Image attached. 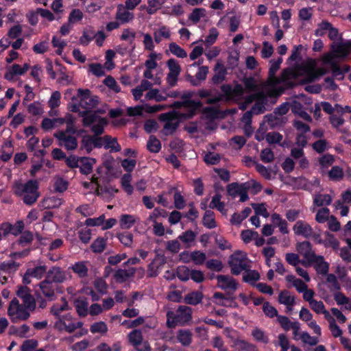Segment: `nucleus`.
I'll return each instance as SVG.
<instances>
[{
  "mask_svg": "<svg viewBox=\"0 0 351 351\" xmlns=\"http://www.w3.org/2000/svg\"><path fill=\"white\" fill-rule=\"evenodd\" d=\"M282 58L271 60L269 62V77L263 90L271 95H280L287 88L294 86L298 82H309L314 81L317 75L313 66L308 64L302 63L292 68L285 69L280 77H276L279 70Z\"/></svg>",
  "mask_w": 351,
  "mask_h": 351,
  "instance_id": "nucleus-1",
  "label": "nucleus"
},
{
  "mask_svg": "<svg viewBox=\"0 0 351 351\" xmlns=\"http://www.w3.org/2000/svg\"><path fill=\"white\" fill-rule=\"evenodd\" d=\"M350 47L349 42L335 43L332 47V51L323 56L324 64L330 66L332 76L336 80H343L344 74L350 70L349 66H339L337 63L339 59L345 58L350 53Z\"/></svg>",
  "mask_w": 351,
  "mask_h": 351,
  "instance_id": "nucleus-2",
  "label": "nucleus"
},
{
  "mask_svg": "<svg viewBox=\"0 0 351 351\" xmlns=\"http://www.w3.org/2000/svg\"><path fill=\"white\" fill-rule=\"evenodd\" d=\"M191 96V93H184L181 97L183 100L173 104V106L178 108V110L161 115L162 118L169 121L165 126V128H168L172 125L174 130L177 127L179 120L189 119L193 115V110L196 108L197 105L189 99Z\"/></svg>",
  "mask_w": 351,
  "mask_h": 351,
  "instance_id": "nucleus-3",
  "label": "nucleus"
},
{
  "mask_svg": "<svg viewBox=\"0 0 351 351\" xmlns=\"http://www.w3.org/2000/svg\"><path fill=\"white\" fill-rule=\"evenodd\" d=\"M14 193L17 197H23V202L28 206L33 205L39 198L38 183L36 180H29L25 184L16 182L13 184Z\"/></svg>",
  "mask_w": 351,
  "mask_h": 351,
  "instance_id": "nucleus-4",
  "label": "nucleus"
},
{
  "mask_svg": "<svg viewBox=\"0 0 351 351\" xmlns=\"http://www.w3.org/2000/svg\"><path fill=\"white\" fill-rule=\"evenodd\" d=\"M192 313L191 307L180 306L175 311H169L167 313V324L169 328L189 325L192 321Z\"/></svg>",
  "mask_w": 351,
  "mask_h": 351,
  "instance_id": "nucleus-5",
  "label": "nucleus"
},
{
  "mask_svg": "<svg viewBox=\"0 0 351 351\" xmlns=\"http://www.w3.org/2000/svg\"><path fill=\"white\" fill-rule=\"evenodd\" d=\"M228 264L232 274H240L243 271L250 267V261L243 251H236L229 258Z\"/></svg>",
  "mask_w": 351,
  "mask_h": 351,
  "instance_id": "nucleus-6",
  "label": "nucleus"
},
{
  "mask_svg": "<svg viewBox=\"0 0 351 351\" xmlns=\"http://www.w3.org/2000/svg\"><path fill=\"white\" fill-rule=\"evenodd\" d=\"M95 136V148L104 147L106 149H110V152H119L121 147L116 138H112L110 135H105L103 137Z\"/></svg>",
  "mask_w": 351,
  "mask_h": 351,
  "instance_id": "nucleus-7",
  "label": "nucleus"
},
{
  "mask_svg": "<svg viewBox=\"0 0 351 351\" xmlns=\"http://www.w3.org/2000/svg\"><path fill=\"white\" fill-rule=\"evenodd\" d=\"M296 250L303 257L302 265L308 267L311 265V261L316 256L312 249L311 244L308 241L298 243Z\"/></svg>",
  "mask_w": 351,
  "mask_h": 351,
  "instance_id": "nucleus-8",
  "label": "nucleus"
},
{
  "mask_svg": "<svg viewBox=\"0 0 351 351\" xmlns=\"http://www.w3.org/2000/svg\"><path fill=\"white\" fill-rule=\"evenodd\" d=\"M40 291L50 301L56 299L55 293H63V287L46 279L39 283Z\"/></svg>",
  "mask_w": 351,
  "mask_h": 351,
  "instance_id": "nucleus-9",
  "label": "nucleus"
},
{
  "mask_svg": "<svg viewBox=\"0 0 351 351\" xmlns=\"http://www.w3.org/2000/svg\"><path fill=\"white\" fill-rule=\"evenodd\" d=\"M264 84H266V82H258L252 78L246 79L245 81V88L250 91L256 92L254 94H252L250 96H259V99L261 101L264 100L265 97L274 96L269 95L263 90V86Z\"/></svg>",
  "mask_w": 351,
  "mask_h": 351,
  "instance_id": "nucleus-10",
  "label": "nucleus"
},
{
  "mask_svg": "<svg viewBox=\"0 0 351 351\" xmlns=\"http://www.w3.org/2000/svg\"><path fill=\"white\" fill-rule=\"evenodd\" d=\"M53 136L60 141L59 145L64 146L67 150H74L77 147V138L75 136L66 135L64 131H58Z\"/></svg>",
  "mask_w": 351,
  "mask_h": 351,
  "instance_id": "nucleus-11",
  "label": "nucleus"
},
{
  "mask_svg": "<svg viewBox=\"0 0 351 351\" xmlns=\"http://www.w3.org/2000/svg\"><path fill=\"white\" fill-rule=\"evenodd\" d=\"M217 287L227 291H234L238 287L237 282L230 276L218 275L216 276Z\"/></svg>",
  "mask_w": 351,
  "mask_h": 351,
  "instance_id": "nucleus-12",
  "label": "nucleus"
},
{
  "mask_svg": "<svg viewBox=\"0 0 351 351\" xmlns=\"http://www.w3.org/2000/svg\"><path fill=\"white\" fill-rule=\"evenodd\" d=\"M294 233L297 235H302L305 238H309L313 234L312 227L306 222L298 221L293 227Z\"/></svg>",
  "mask_w": 351,
  "mask_h": 351,
  "instance_id": "nucleus-13",
  "label": "nucleus"
},
{
  "mask_svg": "<svg viewBox=\"0 0 351 351\" xmlns=\"http://www.w3.org/2000/svg\"><path fill=\"white\" fill-rule=\"evenodd\" d=\"M278 302L286 306L287 313H290L293 311V307L295 303V297L289 291L284 290L279 293Z\"/></svg>",
  "mask_w": 351,
  "mask_h": 351,
  "instance_id": "nucleus-14",
  "label": "nucleus"
},
{
  "mask_svg": "<svg viewBox=\"0 0 351 351\" xmlns=\"http://www.w3.org/2000/svg\"><path fill=\"white\" fill-rule=\"evenodd\" d=\"M45 279L58 285V283L63 282L66 277L64 272L60 267H53L47 271Z\"/></svg>",
  "mask_w": 351,
  "mask_h": 351,
  "instance_id": "nucleus-15",
  "label": "nucleus"
},
{
  "mask_svg": "<svg viewBox=\"0 0 351 351\" xmlns=\"http://www.w3.org/2000/svg\"><path fill=\"white\" fill-rule=\"evenodd\" d=\"M144 113L153 114L154 106L143 104L134 107H129L127 109V114L130 117L143 116Z\"/></svg>",
  "mask_w": 351,
  "mask_h": 351,
  "instance_id": "nucleus-16",
  "label": "nucleus"
},
{
  "mask_svg": "<svg viewBox=\"0 0 351 351\" xmlns=\"http://www.w3.org/2000/svg\"><path fill=\"white\" fill-rule=\"evenodd\" d=\"M313 264L314 268L318 274L326 275L329 270V264L324 261L320 255H316L311 261V265Z\"/></svg>",
  "mask_w": 351,
  "mask_h": 351,
  "instance_id": "nucleus-17",
  "label": "nucleus"
},
{
  "mask_svg": "<svg viewBox=\"0 0 351 351\" xmlns=\"http://www.w3.org/2000/svg\"><path fill=\"white\" fill-rule=\"evenodd\" d=\"M188 19L193 24H197L201 21L206 22L208 21L207 11L205 8H194L189 14Z\"/></svg>",
  "mask_w": 351,
  "mask_h": 351,
  "instance_id": "nucleus-18",
  "label": "nucleus"
},
{
  "mask_svg": "<svg viewBox=\"0 0 351 351\" xmlns=\"http://www.w3.org/2000/svg\"><path fill=\"white\" fill-rule=\"evenodd\" d=\"M82 117V124L84 127H89L97 123L102 117L95 111L84 110L80 112Z\"/></svg>",
  "mask_w": 351,
  "mask_h": 351,
  "instance_id": "nucleus-19",
  "label": "nucleus"
},
{
  "mask_svg": "<svg viewBox=\"0 0 351 351\" xmlns=\"http://www.w3.org/2000/svg\"><path fill=\"white\" fill-rule=\"evenodd\" d=\"M116 19L119 21L121 23L124 24L131 21L134 19V14L129 12L126 5L119 4L117 6L116 13Z\"/></svg>",
  "mask_w": 351,
  "mask_h": 351,
  "instance_id": "nucleus-20",
  "label": "nucleus"
},
{
  "mask_svg": "<svg viewBox=\"0 0 351 351\" xmlns=\"http://www.w3.org/2000/svg\"><path fill=\"white\" fill-rule=\"evenodd\" d=\"M96 163V159L89 157H80L79 168L83 175H88L93 171V165Z\"/></svg>",
  "mask_w": 351,
  "mask_h": 351,
  "instance_id": "nucleus-21",
  "label": "nucleus"
},
{
  "mask_svg": "<svg viewBox=\"0 0 351 351\" xmlns=\"http://www.w3.org/2000/svg\"><path fill=\"white\" fill-rule=\"evenodd\" d=\"M136 273V269L131 267L128 269H119L114 274V279L118 283H123L128 278L134 277Z\"/></svg>",
  "mask_w": 351,
  "mask_h": 351,
  "instance_id": "nucleus-22",
  "label": "nucleus"
},
{
  "mask_svg": "<svg viewBox=\"0 0 351 351\" xmlns=\"http://www.w3.org/2000/svg\"><path fill=\"white\" fill-rule=\"evenodd\" d=\"M232 347L237 351H258L255 344L241 339H235Z\"/></svg>",
  "mask_w": 351,
  "mask_h": 351,
  "instance_id": "nucleus-23",
  "label": "nucleus"
},
{
  "mask_svg": "<svg viewBox=\"0 0 351 351\" xmlns=\"http://www.w3.org/2000/svg\"><path fill=\"white\" fill-rule=\"evenodd\" d=\"M334 195L330 194H325L317 193L313 195V206H326L331 204Z\"/></svg>",
  "mask_w": 351,
  "mask_h": 351,
  "instance_id": "nucleus-24",
  "label": "nucleus"
},
{
  "mask_svg": "<svg viewBox=\"0 0 351 351\" xmlns=\"http://www.w3.org/2000/svg\"><path fill=\"white\" fill-rule=\"evenodd\" d=\"M74 306L80 317H84L88 315V302L86 298L82 297L75 299Z\"/></svg>",
  "mask_w": 351,
  "mask_h": 351,
  "instance_id": "nucleus-25",
  "label": "nucleus"
},
{
  "mask_svg": "<svg viewBox=\"0 0 351 351\" xmlns=\"http://www.w3.org/2000/svg\"><path fill=\"white\" fill-rule=\"evenodd\" d=\"M88 261H78L71 266V269L80 278H85L88 276Z\"/></svg>",
  "mask_w": 351,
  "mask_h": 351,
  "instance_id": "nucleus-26",
  "label": "nucleus"
},
{
  "mask_svg": "<svg viewBox=\"0 0 351 351\" xmlns=\"http://www.w3.org/2000/svg\"><path fill=\"white\" fill-rule=\"evenodd\" d=\"M266 97L264 100L261 101L259 99V96H248L245 99L247 104H251L253 101H256L255 105L252 108L251 111L253 114H260L264 110V104L266 101Z\"/></svg>",
  "mask_w": 351,
  "mask_h": 351,
  "instance_id": "nucleus-27",
  "label": "nucleus"
},
{
  "mask_svg": "<svg viewBox=\"0 0 351 351\" xmlns=\"http://www.w3.org/2000/svg\"><path fill=\"white\" fill-rule=\"evenodd\" d=\"M192 332L188 329L178 330L176 335L178 341L183 346H189L192 342Z\"/></svg>",
  "mask_w": 351,
  "mask_h": 351,
  "instance_id": "nucleus-28",
  "label": "nucleus"
},
{
  "mask_svg": "<svg viewBox=\"0 0 351 351\" xmlns=\"http://www.w3.org/2000/svg\"><path fill=\"white\" fill-rule=\"evenodd\" d=\"M271 221L274 226L278 227L279 230L282 234H288L289 230L287 228V222L285 219L277 213H274L271 216Z\"/></svg>",
  "mask_w": 351,
  "mask_h": 351,
  "instance_id": "nucleus-29",
  "label": "nucleus"
},
{
  "mask_svg": "<svg viewBox=\"0 0 351 351\" xmlns=\"http://www.w3.org/2000/svg\"><path fill=\"white\" fill-rule=\"evenodd\" d=\"M221 195L219 193H216L212 198L210 203L209 207L212 209H217L222 215H226L227 209L226 208L224 202L221 201Z\"/></svg>",
  "mask_w": 351,
  "mask_h": 351,
  "instance_id": "nucleus-30",
  "label": "nucleus"
},
{
  "mask_svg": "<svg viewBox=\"0 0 351 351\" xmlns=\"http://www.w3.org/2000/svg\"><path fill=\"white\" fill-rule=\"evenodd\" d=\"M9 316L10 317L12 322L16 323L19 320L27 319L30 316V313L28 311V309L22 306L17 309H14V314Z\"/></svg>",
  "mask_w": 351,
  "mask_h": 351,
  "instance_id": "nucleus-31",
  "label": "nucleus"
},
{
  "mask_svg": "<svg viewBox=\"0 0 351 351\" xmlns=\"http://www.w3.org/2000/svg\"><path fill=\"white\" fill-rule=\"evenodd\" d=\"M128 339L134 348H143V336L141 330L136 329L132 330L128 335Z\"/></svg>",
  "mask_w": 351,
  "mask_h": 351,
  "instance_id": "nucleus-32",
  "label": "nucleus"
},
{
  "mask_svg": "<svg viewBox=\"0 0 351 351\" xmlns=\"http://www.w3.org/2000/svg\"><path fill=\"white\" fill-rule=\"evenodd\" d=\"M333 296L338 305L343 306L346 310H351V299L350 298L340 291L335 292Z\"/></svg>",
  "mask_w": 351,
  "mask_h": 351,
  "instance_id": "nucleus-33",
  "label": "nucleus"
},
{
  "mask_svg": "<svg viewBox=\"0 0 351 351\" xmlns=\"http://www.w3.org/2000/svg\"><path fill=\"white\" fill-rule=\"evenodd\" d=\"M23 74L24 71L22 70L21 66L18 64H14L7 69L4 75V78L8 81H12L14 80V76L22 75Z\"/></svg>",
  "mask_w": 351,
  "mask_h": 351,
  "instance_id": "nucleus-34",
  "label": "nucleus"
},
{
  "mask_svg": "<svg viewBox=\"0 0 351 351\" xmlns=\"http://www.w3.org/2000/svg\"><path fill=\"white\" fill-rule=\"evenodd\" d=\"M106 245V239L104 237H98L90 245V250L94 253L100 254L104 251Z\"/></svg>",
  "mask_w": 351,
  "mask_h": 351,
  "instance_id": "nucleus-35",
  "label": "nucleus"
},
{
  "mask_svg": "<svg viewBox=\"0 0 351 351\" xmlns=\"http://www.w3.org/2000/svg\"><path fill=\"white\" fill-rule=\"evenodd\" d=\"M188 256L189 258L193 261L195 265H202L206 258L205 253L201 251H194L191 254H184L182 253V257L184 258V256Z\"/></svg>",
  "mask_w": 351,
  "mask_h": 351,
  "instance_id": "nucleus-36",
  "label": "nucleus"
},
{
  "mask_svg": "<svg viewBox=\"0 0 351 351\" xmlns=\"http://www.w3.org/2000/svg\"><path fill=\"white\" fill-rule=\"evenodd\" d=\"M215 74L213 77V81L215 84L222 82L226 74V69L221 62H218L215 68Z\"/></svg>",
  "mask_w": 351,
  "mask_h": 351,
  "instance_id": "nucleus-37",
  "label": "nucleus"
},
{
  "mask_svg": "<svg viewBox=\"0 0 351 351\" xmlns=\"http://www.w3.org/2000/svg\"><path fill=\"white\" fill-rule=\"evenodd\" d=\"M202 300V294L199 291H193L186 294L184 296V301L185 303L191 305L199 304Z\"/></svg>",
  "mask_w": 351,
  "mask_h": 351,
  "instance_id": "nucleus-38",
  "label": "nucleus"
},
{
  "mask_svg": "<svg viewBox=\"0 0 351 351\" xmlns=\"http://www.w3.org/2000/svg\"><path fill=\"white\" fill-rule=\"evenodd\" d=\"M245 186L248 187L249 183H243L241 184H239L237 182H233L228 185L227 192L229 195L236 197L239 194V193H241V190Z\"/></svg>",
  "mask_w": 351,
  "mask_h": 351,
  "instance_id": "nucleus-39",
  "label": "nucleus"
},
{
  "mask_svg": "<svg viewBox=\"0 0 351 351\" xmlns=\"http://www.w3.org/2000/svg\"><path fill=\"white\" fill-rule=\"evenodd\" d=\"M13 153V146L12 143L5 142L3 149L0 155V159L3 162H8L12 157Z\"/></svg>",
  "mask_w": 351,
  "mask_h": 351,
  "instance_id": "nucleus-40",
  "label": "nucleus"
},
{
  "mask_svg": "<svg viewBox=\"0 0 351 351\" xmlns=\"http://www.w3.org/2000/svg\"><path fill=\"white\" fill-rule=\"evenodd\" d=\"M108 123V121L106 118L103 117L93 124L90 128V130L93 132L94 136H100L104 132V126Z\"/></svg>",
  "mask_w": 351,
  "mask_h": 351,
  "instance_id": "nucleus-41",
  "label": "nucleus"
},
{
  "mask_svg": "<svg viewBox=\"0 0 351 351\" xmlns=\"http://www.w3.org/2000/svg\"><path fill=\"white\" fill-rule=\"evenodd\" d=\"M136 223V219L133 215L123 214L120 218V226L123 229H130Z\"/></svg>",
  "mask_w": 351,
  "mask_h": 351,
  "instance_id": "nucleus-42",
  "label": "nucleus"
},
{
  "mask_svg": "<svg viewBox=\"0 0 351 351\" xmlns=\"http://www.w3.org/2000/svg\"><path fill=\"white\" fill-rule=\"evenodd\" d=\"M262 309L265 315L269 318H277L279 315L277 309L269 302L263 303Z\"/></svg>",
  "mask_w": 351,
  "mask_h": 351,
  "instance_id": "nucleus-43",
  "label": "nucleus"
},
{
  "mask_svg": "<svg viewBox=\"0 0 351 351\" xmlns=\"http://www.w3.org/2000/svg\"><path fill=\"white\" fill-rule=\"evenodd\" d=\"M199 95L202 98L207 97V103L210 104H217L222 99V95L221 94L211 95L210 92L206 90H200L199 91Z\"/></svg>",
  "mask_w": 351,
  "mask_h": 351,
  "instance_id": "nucleus-44",
  "label": "nucleus"
},
{
  "mask_svg": "<svg viewBox=\"0 0 351 351\" xmlns=\"http://www.w3.org/2000/svg\"><path fill=\"white\" fill-rule=\"evenodd\" d=\"M47 267L45 265L36 266L34 268H28L27 269V275L31 277L41 279L43 275L46 273Z\"/></svg>",
  "mask_w": 351,
  "mask_h": 351,
  "instance_id": "nucleus-45",
  "label": "nucleus"
},
{
  "mask_svg": "<svg viewBox=\"0 0 351 351\" xmlns=\"http://www.w3.org/2000/svg\"><path fill=\"white\" fill-rule=\"evenodd\" d=\"M203 224L208 228H213L216 227L214 213L212 210H206L203 217Z\"/></svg>",
  "mask_w": 351,
  "mask_h": 351,
  "instance_id": "nucleus-46",
  "label": "nucleus"
},
{
  "mask_svg": "<svg viewBox=\"0 0 351 351\" xmlns=\"http://www.w3.org/2000/svg\"><path fill=\"white\" fill-rule=\"evenodd\" d=\"M62 204L60 199H56L55 197H47L43 199L39 204V206L45 209L50 208L51 207H58Z\"/></svg>",
  "mask_w": 351,
  "mask_h": 351,
  "instance_id": "nucleus-47",
  "label": "nucleus"
},
{
  "mask_svg": "<svg viewBox=\"0 0 351 351\" xmlns=\"http://www.w3.org/2000/svg\"><path fill=\"white\" fill-rule=\"evenodd\" d=\"M19 267V264L14 261H3L0 264V270L5 273L14 272Z\"/></svg>",
  "mask_w": 351,
  "mask_h": 351,
  "instance_id": "nucleus-48",
  "label": "nucleus"
},
{
  "mask_svg": "<svg viewBox=\"0 0 351 351\" xmlns=\"http://www.w3.org/2000/svg\"><path fill=\"white\" fill-rule=\"evenodd\" d=\"M252 336L256 341L263 343H267L269 342L268 336L262 329L259 328H255L252 330Z\"/></svg>",
  "mask_w": 351,
  "mask_h": 351,
  "instance_id": "nucleus-49",
  "label": "nucleus"
},
{
  "mask_svg": "<svg viewBox=\"0 0 351 351\" xmlns=\"http://www.w3.org/2000/svg\"><path fill=\"white\" fill-rule=\"evenodd\" d=\"M90 331L93 334H105L108 331V326L104 322L100 321L93 323L90 327Z\"/></svg>",
  "mask_w": 351,
  "mask_h": 351,
  "instance_id": "nucleus-50",
  "label": "nucleus"
},
{
  "mask_svg": "<svg viewBox=\"0 0 351 351\" xmlns=\"http://www.w3.org/2000/svg\"><path fill=\"white\" fill-rule=\"evenodd\" d=\"M62 300L63 302L62 305L54 304L51 308V313L57 318H58V320H60V318H62L60 316V313L68 309V302L66 299L64 298H62Z\"/></svg>",
  "mask_w": 351,
  "mask_h": 351,
  "instance_id": "nucleus-51",
  "label": "nucleus"
},
{
  "mask_svg": "<svg viewBox=\"0 0 351 351\" xmlns=\"http://www.w3.org/2000/svg\"><path fill=\"white\" fill-rule=\"evenodd\" d=\"M212 346L218 351H229L228 346L220 336H215L211 339Z\"/></svg>",
  "mask_w": 351,
  "mask_h": 351,
  "instance_id": "nucleus-52",
  "label": "nucleus"
},
{
  "mask_svg": "<svg viewBox=\"0 0 351 351\" xmlns=\"http://www.w3.org/2000/svg\"><path fill=\"white\" fill-rule=\"evenodd\" d=\"M330 216L329 209L324 207L317 210L315 216V220L318 223H323L328 221Z\"/></svg>",
  "mask_w": 351,
  "mask_h": 351,
  "instance_id": "nucleus-53",
  "label": "nucleus"
},
{
  "mask_svg": "<svg viewBox=\"0 0 351 351\" xmlns=\"http://www.w3.org/2000/svg\"><path fill=\"white\" fill-rule=\"evenodd\" d=\"M196 235L192 230H187L181 234L178 239L184 244L190 246L191 243L195 241Z\"/></svg>",
  "mask_w": 351,
  "mask_h": 351,
  "instance_id": "nucleus-54",
  "label": "nucleus"
},
{
  "mask_svg": "<svg viewBox=\"0 0 351 351\" xmlns=\"http://www.w3.org/2000/svg\"><path fill=\"white\" fill-rule=\"evenodd\" d=\"M147 69L144 71L143 75L145 78L152 79L153 77L152 70L154 69V52L152 51L149 55L148 60L145 62Z\"/></svg>",
  "mask_w": 351,
  "mask_h": 351,
  "instance_id": "nucleus-55",
  "label": "nucleus"
},
{
  "mask_svg": "<svg viewBox=\"0 0 351 351\" xmlns=\"http://www.w3.org/2000/svg\"><path fill=\"white\" fill-rule=\"evenodd\" d=\"M95 36V32L93 29L84 30L82 36L80 38V43L84 46H87Z\"/></svg>",
  "mask_w": 351,
  "mask_h": 351,
  "instance_id": "nucleus-56",
  "label": "nucleus"
},
{
  "mask_svg": "<svg viewBox=\"0 0 351 351\" xmlns=\"http://www.w3.org/2000/svg\"><path fill=\"white\" fill-rule=\"evenodd\" d=\"M119 241L126 247H130L133 242V234L130 232L117 234Z\"/></svg>",
  "mask_w": 351,
  "mask_h": 351,
  "instance_id": "nucleus-57",
  "label": "nucleus"
},
{
  "mask_svg": "<svg viewBox=\"0 0 351 351\" xmlns=\"http://www.w3.org/2000/svg\"><path fill=\"white\" fill-rule=\"evenodd\" d=\"M326 240H325V245L329 246L333 248L334 250H337L339 247V241L336 239V237L331 233L326 232L325 233Z\"/></svg>",
  "mask_w": 351,
  "mask_h": 351,
  "instance_id": "nucleus-58",
  "label": "nucleus"
},
{
  "mask_svg": "<svg viewBox=\"0 0 351 351\" xmlns=\"http://www.w3.org/2000/svg\"><path fill=\"white\" fill-rule=\"evenodd\" d=\"M69 186V183L66 180L61 177L56 178L54 182V189L56 192L63 193L64 192Z\"/></svg>",
  "mask_w": 351,
  "mask_h": 351,
  "instance_id": "nucleus-59",
  "label": "nucleus"
},
{
  "mask_svg": "<svg viewBox=\"0 0 351 351\" xmlns=\"http://www.w3.org/2000/svg\"><path fill=\"white\" fill-rule=\"evenodd\" d=\"M326 282L328 285V288L331 291H339L340 289V285L337 281V277L332 274H329L326 276Z\"/></svg>",
  "mask_w": 351,
  "mask_h": 351,
  "instance_id": "nucleus-60",
  "label": "nucleus"
},
{
  "mask_svg": "<svg viewBox=\"0 0 351 351\" xmlns=\"http://www.w3.org/2000/svg\"><path fill=\"white\" fill-rule=\"evenodd\" d=\"M300 339L306 344L310 346H315L319 340L317 337L311 336L307 332H302L300 336Z\"/></svg>",
  "mask_w": 351,
  "mask_h": 351,
  "instance_id": "nucleus-61",
  "label": "nucleus"
},
{
  "mask_svg": "<svg viewBox=\"0 0 351 351\" xmlns=\"http://www.w3.org/2000/svg\"><path fill=\"white\" fill-rule=\"evenodd\" d=\"M332 25L328 21H322L318 25L317 28L315 31L316 36H323L329 31Z\"/></svg>",
  "mask_w": 351,
  "mask_h": 351,
  "instance_id": "nucleus-62",
  "label": "nucleus"
},
{
  "mask_svg": "<svg viewBox=\"0 0 351 351\" xmlns=\"http://www.w3.org/2000/svg\"><path fill=\"white\" fill-rule=\"evenodd\" d=\"M84 14L80 9H73L68 18L69 23H75L83 19Z\"/></svg>",
  "mask_w": 351,
  "mask_h": 351,
  "instance_id": "nucleus-63",
  "label": "nucleus"
},
{
  "mask_svg": "<svg viewBox=\"0 0 351 351\" xmlns=\"http://www.w3.org/2000/svg\"><path fill=\"white\" fill-rule=\"evenodd\" d=\"M319 165L323 171L328 169L334 162V157L332 155H324L319 158Z\"/></svg>",
  "mask_w": 351,
  "mask_h": 351,
  "instance_id": "nucleus-64",
  "label": "nucleus"
}]
</instances>
